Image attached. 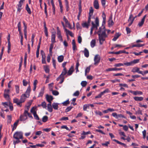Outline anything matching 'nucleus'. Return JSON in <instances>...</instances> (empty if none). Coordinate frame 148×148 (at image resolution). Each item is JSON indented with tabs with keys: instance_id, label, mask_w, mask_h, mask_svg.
<instances>
[{
	"instance_id": "obj_47",
	"label": "nucleus",
	"mask_w": 148,
	"mask_h": 148,
	"mask_svg": "<svg viewBox=\"0 0 148 148\" xmlns=\"http://www.w3.org/2000/svg\"><path fill=\"white\" fill-rule=\"evenodd\" d=\"M48 117L46 116H43L42 118V121L44 122H46L48 119Z\"/></svg>"
},
{
	"instance_id": "obj_32",
	"label": "nucleus",
	"mask_w": 148,
	"mask_h": 148,
	"mask_svg": "<svg viewBox=\"0 0 148 148\" xmlns=\"http://www.w3.org/2000/svg\"><path fill=\"white\" fill-rule=\"evenodd\" d=\"M91 66L90 65L89 66L87 67L85 71V76H86L87 75V74L88 73L90 72V69Z\"/></svg>"
},
{
	"instance_id": "obj_8",
	"label": "nucleus",
	"mask_w": 148,
	"mask_h": 148,
	"mask_svg": "<svg viewBox=\"0 0 148 148\" xmlns=\"http://www.w3.org/2000/svg\"><path fill=\"white\" fill-rule=\"evenodd\" d=\"M26 94H23L21 96L20 100L22 102H24L25 101L26 98L28 97Z\"/></svg>"
},
{
	"instance_id": "obj_41",
	"label": "nucleus",
	"mask_w": 148,
	"mask_h": 148,
	"mask_svg": "<svg viewBox=\"0 0 148 148\" xmlns=\"http://www.w3.org/2000/svg\"><path fill=\"white\" fill-rule=\"evenodd\" d=\"M54 43H51L50 45V48L49 49V53L51 54L52 53V50L53 49V44Z\"/></svg>"
},
{
	"instance_id": "obj_44",
	"label": "nucleus",
	"mask_w": 148,
	"mask_h": 148,
	"mask_svg": "<svg viewBox=\"0 0 148 148\" xmlns=\"http://www.w3.org/2000/svg\"><path fill=\"white\" fill-rule=\"evenodd\" d=\"M18 120L17 121L14 123V124L13 127L12 129V131H13L16 128L18 123Z\"/></svg>"
},
{
	"instance_id": "obj_58",
	"label": "nucleus",
	"mask_w": 148,
	"mask_h": 148,
	"mask_svg": "<svg viewBox=\"0 0 148 148\" xmlns=\"http://www.w3.org/2000/svg\"><path fill=\"white\" fill-rule=\"evenodd\" d=\"M124 64V63H116L114 64V66L115 67H120L121 66H123Z\"/></svg>"
},
{
	"instance_id": "obj_7",
	"label": "nucleus",
	"mask_w": 148,
	"mask_h": 148,
	"mask_svg": "<svg viewBox=\"0 0 148 148\" xmlns=\"http://www.w3.org/2000/svg\"><path fill=\"white\" fill-rule=\"evenodd\" d=\"M56 32H52L51 36V43H54L56 42Z\"/></svg>"
},
{
	"instance_id": "obj_64",
	"label": "nucleus",
	"mask_w": 148,
	"mask_h": 148,
	"mask_svg": "<svg viewBox=\"0 0 148 148\" xmlns=\"http://www.w3.org/2000/svg\"><path fill=\"white\" fill-rule=\"evenodd\" d=\"M52 92L53 94L54 95H57L59 94V92L56 90H53Z\"/></svg>"
},
{
	"instance_id": "obj_29",
	"label": "nucleus",
	"mask_w": 148,
	"mask_h": 148,
	"mask_svg": "<svg viewBox=\"0 0 148 148\" xmlns=\"http://www.w3.org/2000/svg\"><path fill=\"white\" fill-rule=\"evenodd\" d=\"M44 5L45 6L44 7V11L46 15V17L47 18L48 16V13L47 11V5L46 3H44Z\"/></svg>"
},
{
	"instance_id": "obj_48",
	"label": "nucleus",
	"mask_w": 148,
	"mask_h": 148,
	"mask_svg": "<svg viewBox=\"0 0 148 148\" xmlns=\"http://www.w3.org/2000/svg\"><path fill=\"white\" fill-rule=\"evenodd\" d=\"M144 21L141 19V21L138 23V25L139 26V27H141L144 24Z\"/></svg>"
},
{
	"instance_id": "obj_12",
	"label": "nucleus",
	"mask_w": 148,
	"mask_h": 148,
	"mask_svg": "<svg viewBox=\"0 0 148 148\" xmlns=\"http://www.w3.org/2000/svg\"><path fill=\"white\" fill-rule=\"evenodd\" d=\"M130 92L133 94L134 95H142L143 94V93L142 92L140 91H134L132 90H130Z\"/></svg>"
},
{
	"instance_id": "obj_2",
	"label": "nucleus",
	"mask_w": 148,
	"mask_h": 148,
	"mask_svg": "<svg viewBox=\"0 0 148 148\" xmlns=\"http://www.w3.org/2000/svg\"><path fill=\"white\" fill-rule=\"evenodd\" d=\"M13 137L16 139H22L23 138V133L21 132H16L14 134Z\"/></svg>"
},
{
	"instance_id": "obj_16",
	"label": "nucleus",
	"mask_w": 148,
	"mask_h": 148,
	"mask_svg": "<svg viewBox=\"0 0 148 148\" xmlns=\"http://www.w3.org/2000/svg\"><path fill=\"white\" fill-rule=\"evenodd\" d=\"M66 73H67V70H66V68H64L61 74L59 76V77H64V76L66 74Z\"/></svg>"
},
{
	"instance_id": "obj_17",
	"label": "nucleus",
	"mask_w": 148,
	"mask_h": 148,
	"mask_svg": "<svg viewBox=\"0 0 148 148\" xmlns=\"http://www.w3.org/2000/svg\"><path fill=\"white\" fill-rule=\"evenodd\" d=\"M47 109L48 111L50 112L53 111V108L51 105V103H49L47 104Z\"/></svg>"
},
{
	"instance_id": "obj_13",
	"label": "nucleus",
	"mask_w": 148,
	"mask_h": 148,
	"mask_svg": "<svg viewBox=\"0 0 148 148\" xmlns=\"http://www.w3.org/2000/svg\"><path fill=\"white\" fill-rule=\"evenodd\" d=\"M64 29L65 32H66V35H69L72 37H73V34L69 30H68L65 28H64Z\"/></svg>"
},
{
	"instance_id": "obj_62",
	"label": "nucleus",
	"mask_w": 148,
	"mask_h": 148,
	"mask_svg": "<svg viewBox=\"0 0 148 148\" xmlns=\"http://www.w3.org/2000/svg\"><path fill=\"white\" fill-rule=\"evenodd\" d=\"M52 63L54 68L56 69V60L53 58H52Z\"/></svg>"
},
{
	"instance_id": "obj_38",
	"label": "nucleus",
	"mask_w": 148,
	"mask_h": 148,
	"mask_svg": "<svg viewBox=\"0 0 148 148\" xmlns=\"http://www.w3.org/2000/svg\"><path fill=\"white\" fill-rule=\"evenodd\" d=\"M116 53H117V54H119L122 53H125L127 54H128L129 53L126 51L125 50H120L116 52Z\"/></svg>"
},
{
	"instance_id": "obj_59",
	"label": "nucleus",
	"mask_w": 148,
	"mask_h": 148,
	"mask_svg": "<svg viewBox=\"0 0 148 148\" xmlns=\"http://www.w3.org/2000/svg\"><path fill=\"white\" fill-rule=\"evenodd\" d=\"M87 108H89L88 104H86L84 105L83 109L84 111H86Z\"/></svg>"
},
{
	"instance_id": "obj_35",
	"label": "nucleus",
	"mask_w": 148,
	"mask_h": 148,
	"mask_svg": "<svg viewBox=\"0 0 148 148\" xmlns=\"http://www.w3.org/2000/svg\"><path fill=\"white\" fill-rule=\"evenodd\" d=\"M44 32L45 34V35L47 37L48 36V30H47V28L46 26V24L45 23H44Z\"/></svg>"
},
{
	"instance_id": "obj_4",
	"label": "nucleus",
	"mask_w": 148,
	"mask_h": 148,
	"mask_svg": "<svg viewBox=\"0 0 148 148\" xmlns=\"http://www.w3.org/2000/svg\"><path fill=\"white\" fill-rule=\"evenodd\" d=\"M100 57L98 54L96 55L94 58V64L97 65L100 62Z\"/></svg>"
},
{
	"instance_id": "obj_24",
	"label": "nucleus",
	"mask_w": 148,
	"mask_h": 148,
	"mask_svg": "<svg viewBox=\"0 0 148 148\" xmlns=\"http://www.w3.org/2000/svg\"><path fill=\"white\" fill-rule=\"evenodd\" d=\"M114 111V110L113 108H109L107 110H104L103 111V112L104 113H108L109 111L112 112Z\"/></svg>"
},
{
	"instance_id": "obj_52",
	"label": "nucleus",
	"mask_w": 148,
	"mask_h": 148,
	"mask_svg": "<svg viewBox=\"0 0 148 148\" xmlns=\"http://www.w3.org/2000/svg\"><path fill=\"white\" fill-rule=\"evenodd\" d=\"M87 82L86 81H82L81 82V84L82 86L83 87H85L87 85Z\"/></svg>"
},
{
	"instance_id": "obj_18",
	"label": "nucleus",
	"mask_w": 148,
	"mask_h": 148,
	"mask_svg": "<svg viewBox=\"0 0 148 148\" xmlns=\"http://www.w3.org/2000/svg\"><path fill=\"white\" fill-rule=\"evenodd\" d=\"M45 88L43 87L40 90V92H39V95L38 96V97H42L44 92Z\"/></svg>"
},
{
	"instance_id": "obj_53",
	"label": "nucleus",
	"mask_w": 148,
	"mask_h": 148,
	"mask_svg": "<svg viewBox=\"0 0 148 148\" xmlns=\"http://www.w3.org/2000/svg\"><path fill=\"white\" fill-rule=\"evenodd\" d=\"M110 92L109 89L108 88H107L105 89L104 91L101 92V94L103 95L104 94L106 93H108Z\"/></svg>"
},
{
	"instance_id": "obj_15",
	"label": "nucleus",
	"mask_w": 148,
	"mask_h": 148,
	"mask_svg": "<svg viewBox=\"0 0 148 148\" xmlns=\"http://www.w3.org/2000/svg\"><path fill=\"white\" fill-rule=\"evenodd\" d=\"M57 35H58V37L59 38L62 37L61 35V33L60 30L59 28L58 27H57Z\"/></svg>"
},
{
	"instance_id": "obj_27",
	"label": "nucleus",
	"mask_w": 148,
	"mask_h": 148,
	"mask_svg": "<svg viewBox=\"0 0 148 148\" xmlns=\"http://www.w3.org/2000/svg\"><path fill=\"white\" fill-rule=\"evenodd\" d=\"M43 68L46 73H49L50 69L48 66H44Z\"/></svg>"
},
{
	"instance_id": "obj_10",
	"label": "nucleus",
	"mask_w": 148,
	"mask_h": 148,
	"mask_svg": "<svg viewBox=\"0 0 148 148\" xmlns=\"http://www.w3.org/2000/svg\"><path fill=\"white\" fill-rule=\"evenodd\" d=\"M93 6L96 9H98L99 8V4L97 0H94L93 2Z\"/></svg>"
},
{
	"instance_id": "obj_11",
	"label": "nucleus",
	"mask_w": 148,
	"mask_h": 148,
	"mask_svg": "<svg viewBox=\"0 0 148 148\" xmlns=\"http://www.w3.org/2000/svg\"><path fill=\"white\" fill-rule=\"evenodd\" d=\"M108 22V25L109 27L112 26L114 24V23L112 20V16H111L110 17H109V19Z\"/></svg>"
},
{
	"instance_id": "obj_40",
	"label": "nucleus",
	"mask_w": 148,
	"mask_h": 148,
	"mask_svg": "<svg viewBox=\"0 0 148 148\" xmlns=\"http://www.w3.org/2000/svg\"><path fill=\"white\" fill-rule=\"evenodd\" d=\"M23 25L24 27V34H27V25L25 24V22L24 21H23Z\"/></svg>"
},
{
	"instance_id": "obj_21",
	"label": "nucleus",
	"mask_w": 148,
	"mask_h": 148,
	"mask_svg": "<svg viewBox=\"0 0 148 148\" xmlns=\"http://www.w3.org/2000/svg\"><path fill=\"white\" fill-rule=\"evenodd\" d=\"M31 91V88L30 86H29L25 92V94H26L27 97H29V94Z\"/></svg>"
},
{
	"instance_id": "obj_34",
	"label": "nucleus",
	"mask_w": 148,
	"mask_h": 148,
	"mask_svg": "<svg viewBox=\"0 0 148 148\" xmlns=\"http://www.w3.org/2000/svg\"><path fill=\"white\" fill-rule=\"evenodd\" d=\"M82 26L83 27L88 29L89 28V25L88 23L85 22L82 23Z\"/></svg>"
},
{
	"instance_id": "obj_46",
	"label": "nucleus",
	"mask_w": 148,
	"mask_h": 148,
	"mask_svg": "<svg viewBox=\"0 0 148 148\" xmlns=\"http://www.w3.org/2000/svg\"><path fill=\"white\" fill-rule=\"evenodd\" d=\"M121 35V34H117L115 35L114 38L112 39V40L113 41H115L119 37V36Z\"/></svg>"
},
{
	"instance_id": "obj_37",
	"label": "nucleus",
	"mask_w": 148,
	"mask_h": 148,
	"mask_svg": "<svg viewBox=\"0 0 148 148\" xmlns=\"http://www.w3.org/2000/svg\"><path fill=\"white\" fill-rule=\"evenodd\" d=\"M38 107L42 106L43 108H46L47 107L46 103L45 101L42 102L41 104L38 106Z\"/></svg>"
},
{
	"instance_id": "obj_6",
	"label": "nucleus",
	"mask_w": 148,
	"mask_h": 148,
	"mask_svg": "<svg viewBox=\"0 0 148 148\" xmlns=\"http://www.w3.org/2000/svg\"><path fill=\"white\" fill-rule=\"evenodd\" d=\"M23 4L18 2V4L17 5L16 8L17 9V12L18 13H20L21 10L22 9V6Z\"/></svg>"
},
{
	"instance_id": "obj_42",
	"label": "nucleus",
	"mask_w": 148,
	"mask_h": 148,
	"mask_svg": "<svg viewBox=\"0 0 148 148\" xmlns=\"http://www.w3.org/2000/svg\"><path fill=\"white\" fill-rule=\"evenodd\" d=\"M144 44H137L133 45H132V47H140L144 46Z\"/></svg>"
},
{
	"instance_id": "obj_22",
	"label": "nucleus",
	"mask_w": 148,
	"mask_h": 148,
	"mask_svg": "<svg viewBox=\"0 0 148 148\" xmlns=\"http://www.w3.org/2000/svg\"><path fill=\"white\" fill-rule=\"evenodd\" d=\"M72 45L73 49V51H75V50L77 49L76 46V45L74 39L72 40Z\"/></svg>"
},
{
	"instance_id": "obj_57",
	"label": "nucleus",
	"mask_w": 148,
	"mask_h": 148,
	"mask_svg": "<svg viewBox=\"0 0 148 148\" xmlns=\"http://www.w3.org/2000/svg\"><path fill=\"white\" fill-rule=\"evenodd\" d=\"M10 109L11 111H12L13 110V107L12 104L10 102H9V106Z\"/></svg>"
},
{
	"instance_id": "obj_3",
	"label": "nucleus",
	"mask_w": 148,
	"mask_h": 148,
	"mask_svg": "<svg viewBox=\"0 0 148 148\" xmlns=\"http://www.w3.org/2000/svg\"><path fill=\"white\" fill-rule=\"evenodd\" d=\"M27 111H24L23 114H21L20 116V120L21 121H24L27 119Z\"/></svg>"
},
{
	"instance_id": "obj_20",
	"label": "nucleus",
	"mask_w": 148,
	"mask_h": 148,
	"mask_svg": "<svg viewBox=\"0 0 148 148\" xmlns=\"http://www.w3.org/2000/svg\"><path fill=\"white\" fill-rule=\"evenodd\" d=\"M59 104L57 103H53L52 105L53 108L55 110H57L58 108Z\"/></svg>"
},
{
	"instance_id": "obj_5",
	"label": "nucleus",
	"mask_w": 148,
	"mask_h": 148,
	"mask_svg": "<svg viewBox=\"0 0 148 148\" xmlns=\"http://www.w3.org/2000/svg\"><path fill=\"white\" fill-rule=\"evenodd\" d=\"M139 69H140L139 68L137 67H134L132 70V72L134 73L137 72L138 73L141 74L143 75H144L143 72L142 71H140Z\"/></svg>"
},
{
	"instance_id": "obj_33",
	"label": "nucleus",
	"mask_w": 148,
	"mask_h": 148,
	"mask_svg": "<svg viewBox=\"0 0 148 148\" xmlns=\"http://www.w3.org/2000/svg\"><path fill=\"white\" fill-rule=\"evenodd\" d=\"M113 140L116 142V143H117L118 144H120L121 145H123L124 147H127V146L126 145V144H125L123 143H122L119 141L118 140H116V139H113Z\"/></svg>"
},
{
	"instance_id": "obj_19",
	"label": "nucleus",
	"mask_w": 148,
	"mask_h": 148,
	"mask_svg": "<svg viewBox=\"0 0 148 148\" xmlns=\"http://www.w3.org/2000/svg\"><path fill=\"white\" fill-rule=\"evenodd\" d=\"M25 8L28 13L29 14H31L32 13V12L30 8L29 7L28 4H26Z\"/></svg>"
},
{
	"instance_id": "obj_60",
	"label": "nucleus",
	"mask_w": 148,
	"mask_h": 148,
	"mask_svg": "<svg viewBox=\"0 0 148 148\" xmlns=\"http://www.w3.org/2000/svg\"><path fill=\"white\" fill-rule=\"evenodd\" d=\"M33 115H34V119H35L37 120H39V118L37 114L35 112V113H34Z\"/></svg>"
},
{
	"instance_id": "obj_30",
	"label": "nucleus",
	"mask_w": 148,
	"mask_h": 148,
	"mask_svg": "<svg viewBox=\"0 0 148 148\" xmlns=\"http://www.w3.org/2000/svg\"><path fill=\"white\" fill-rule=\"evenodd\" d=\"M64 56L63 55H61L58 57V60L59 62H61L64 60Z\"/></svg>"
},
{
	"instance_id": "obj_50",
	"label": "nucleus",
	"mask_w": 148,
	"mask_h": 148,
	"mask_svg": "<svg viewBox=\"0 0 148 148\" xmlns=\"http://www.w3.org/2000/svg\"><path fill=\"white\" fill-rule=\"evenodd\" d=\"M79 62L78 61H77V62L76 65V67H75V70H76V73H77V72H79V71L78 70V67L79 66Z\"/></svg>"
},
{
	"instance_id": "obj_61",
	"label": "nucleus",
	"mask_w": 148,
	"mask_h": 148,
	"mask_svg": "<svg viewBox=\"0 0 148 148\" xmlns=\"http://www.w3.org/2000/svg\"><path fill=\"white\" fill-rule=\"evenodd\" d=\"M4 97L5 99H7L8 101H9L10 100V99L9 97V96L8 94L4 93Z\"/></svg>"
},
{
	"instance_id": "obj_51",
	"label": "nucleus",
	"mask_w": 148,
	"mask_h": 148,
	"mask_svg": "<svg viewBox=\"0 0 148 148\" xmlns=\"http://www.w3.org/2000/svg\"><path fill=\"white\" fill-rule=\"evenodd\" d=\"M16 92L17 94L19 93V86L18 85H15V86Z\"/></svg>"
},
{
	"instance_id": "obj_9",
	"label": "nucleus",
	"mask_w": 148,
	"mask_h": 148,
	"mask_svg": "<svg viewBox=\"0 0 148 148\" xmlns=\"http://www.w3.org/2000/svg\"><path fill=\"white\" fill-rule=\"evenodd\" d=\"M46 98L47 101L49 103H51V101L53 99V97L51 95H46Z\"/></svg>"
},
{
	"instance_id": "obj_63",
	"label": "nucleus",
	"mask_w": 148,
	"mask_h": 148,
	"mask_svg": "<svg viewBox=\"0 0 148 148\" xmlns=\"http://www.w3.org/2000/svg\"><path fill=\"white\" fill-rule=\"evenodd\" d=\"M142 133L143 135V139H145L146 138V132L145 130H144L142 132Z\"/></svg>"
},
{
	"instance_id": "obj_49",
	"label": "nucleus",
	"mask_w": 148,
	"mask_h": 148,
	"mask_svg": "<svg viewBox=\"0 0 148 148\" xmlns=\"http://www.w3.org/2000/svg\"><path fill=\"white\" fill-rule=\"evenodd\" d=\"M2 104L6 108H7L9 106V102H2Z\"/></svg>"
},
{
	"instance_id": "obj_28",
	"label": "nucleus",
	"mask_w": 148,
	"mask_h": 148,
	"mask_svg": "<svg viewBox=\"0 0 148 148\" xmlns=\"http://www.w3.org/2000/svg\"><path fill=\"white\" fill-rule=\"evenodd\" d=\"M65 5L66 6V11H68L69 9V2L67 0H64Z\"/></svg>"
},
{
	"instance_id": "obj_45",
	"label": "nucleus",
	"mask_w": 148,
	"mask_h": 148,
	"mask_svg": "<svg viewBox=\"0 0 148 148\" xmlns=\"http://www.w3.org/2000/svg\"><path fill=\"white\" fill-rule=\"evenodd\" d=\"M94 12V10L92 7H91L89 9V16L91 15V16L92 15Z\"/></svg>"
},
{
	"instance_id": "obj_26",
	"label": "nucleus",
	"mask_w": 148,
	"mask_h": 148,
	"mask_svg": "<svg viewBox=\"0 0 148 148\" xmlns=\"http://www.w3.org/2000/svg\"><path fill=\"white\" fill-rule=\"evenodd\" d=\"M95 23L97 24L96 26L95 27V28L96 30L98 29V27L99 26V19L97 17L95 18Z\"/></svg>"
},
{
	"instance_id": "obj_36",
	"label": "nucleus",
	"mask_w": 148,
	"mask_h": 148,
	"mask_svg": "<svg viewBox=\"0 0 148 148\" xmlns=\"http://www.w3.org/2000/svg\"><path fill=\"white\" fill-rule=\"evenodd\" d=\"M64 77H59V76L56 79V80L57 81H58L60 79L61 80V81L59 82V83L60 84H61L64 81Z\"/></svg>"
},
{
	"instance_id": "obj_23",
	"label": "nucleus",
	"mask_w": 148,
	"mask_h": 148,
	"mask_svg": "<svg viewBox=\"0 0 148 148\" xmlns=\"http://www.w3.org/2000/svg\"><path fill=\"white\" fill-rule=\"evenodd\" d=\"M134 99L136 101H141L143 99V97H134Z\"/></svg>"
},
{
	"instance_id": "obj_1",
	"label": "nucleus",
	"mask_w": 148,
	"mask_h": 148,
	"mask_svg": "<svg viewBox=\"0 0 148 148\" xmlns=\"http://www.w3.org/2000/svg\"><path fill=\"white\" fill-rule=\"evenodd\" d=\"M102 17L103 18V21L102 26L99 28V30L97 34L99 36V41L100 44L102 45L103 41L105 40V38L107 37L106 34V29L105 25L106 22V15L104 12L102 14Z\"/></svg>"
},
{
	"instance_id": "obj_56",
	"label": "nucleus",
	"mask_w": 148,
	"mask_h": 148,
	"mask_svg": "<svg viewBox=\"0 0 148 148\" xmlns=\"http://www.w3.org/2000/svg\"><path fill=\"white\" fill-rule=\"evenodd\" d=\"M11 43H8V53H9L11 51Z\"/></svg>"
},
{
	"instance_id": "obj_25",
	"label": "nucleus",
	"mask_w": 148,
	"mask_h": 148,
	"mask_svg": "<svg viewBox=\"0 0 148 148\" xmlns=\"http://www.w3.org/2000/svg\"><path fill=\"white\" fill-rule=\"evenodd\" d=\"M73 71V67L71 66L67 72V75H71Z\"/></svg>"
},
{
	"instance_id": "obj_14",
	"label": "nucleus",
	"mask_w": 148,
	"mask_h": 148,
	"mask_svg": "<svg viewBox=\"0 0 148 148\" xmlns=\"http://www.w3.org/2000/svg\"><path fill=\"white\" fill-rule=\"evenodd\" d=\"M84 53L85 56L86 58H88L89 56V51L86 48H85L84 50L83 51Z\"/></svg>"
},
{
	"instance_id": "obj_55",
	"label": "nucleus",
	"mask_w": 148,
	"mask_h": 148,
	"mask_svg": "<svg viewBox=\"0 0 148 148\" xmlns=\"http://www.w3.org/2000/svg\"><path fill=\"white\" fill-rule=\"evenodd\" d=\"M140 59H135L133 61H132V62L134 65V64H135L136 63H138L139 62Z\"/></svg>"
},
{
	"instance_id": "obj_31",
	"label": "nucleus",
	"mask_w": 148,
	"mask_h": 148,
	"mask_svg": "<svg viewBox=\"0 0 148 148\" xmlns=\"http://www.w3.org/2000/svg\"><path fill=\"white\" fill-rule=\"evenodd\" d=\"M96 40L95 39L92 40L90 42V46L91 47L93 48L95 45Z\"/></svg>"
},
{
	"instance_id": "obj_43",
	"label": "nucleus",
	"mask_w": 148,
	"mask_h": 148,
	"mask_svg": "<svg viewBox=\"0 0 148 148\" xmlns=\"http://www.w3.org/2000/svg\"><path fill=\"white\" fill-rule=\"evenodd\" d=\"M124 65L127 66H130L133 65L132 61L129 62L124 63Z\"/></svg>"
},
{
	"instance_id": "obj_54",
	"label": "nucleus",
	"mask_w": 148,
	"mask_h": 148,
	"mask_svg": "<svg viewBox=\"0 0 148 148\" xmlns=\"http://www.w3.org/2000/svg\"><path fill=\"white\" fill-rule=\"evenodd\" d=\"M73 106H69L67 107L65 110V112H69L73 108Z\"/></svg>"
},
{
	"instance_id": "obj_39",
	"label": "nucleus",
	"mask_w": 148,
	"mask_h": 148,
	"mask_svg": "<svg viewBox=\"0 0 148 148\" xmlns=\"http://www.w3.org/2000/svg\"><path fill=\"white\" fill-rule=\"evenodd\" d=\"M62 103L64 106H67L70 103V101L69 100V99H68L66 101H64Z\"/></svg>"
}]
</instances>
